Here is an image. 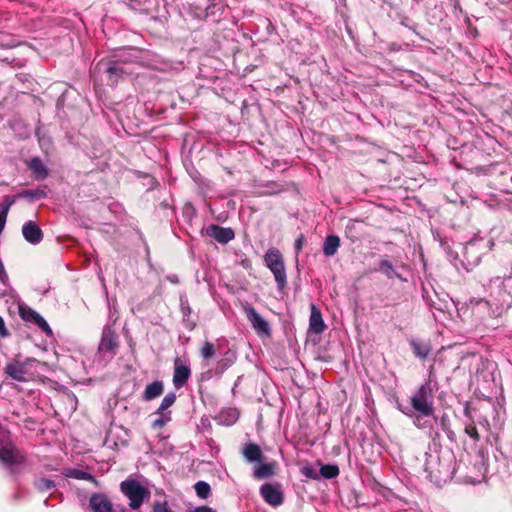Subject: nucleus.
I'll use <instances>...</instances> for the list:
<instances>
[{
    "mask_svg": "<svg viewBox=\"0 0 512 512\" xmlns=\"http://www.w3.org/2000/svg\"><path fill=\"white\" fill-rule=\"evenodd\" d=\"M241 453L248 463H258L263 460V453L260 446L253 442L246 443Z\"/></svg>",
    "mask_w": 512,
    "mask_h": 512,
    "instance_id": "obj_18",
    "label": "nucleus"
},
{
    "mask_svg": "<svg viewBox=\"0 0 512 512\" xmlns=\"http://www.w3.org/2000/svg\"><path fill=\"white\" fill-rule=\"evenodd\" d=\"M432 415H422L421 413L414 412V424L421 429L431 428L432 422L428 420L427 417H431Z\"/></svg>",
    "mask_w": 512,
    "mask_h": 512,
    "instance_id": "obj_32",
    "label": "nucleus"
},
{
    "mask_svg": "<svg viewBox=\"0 0 512 512\" xmlns=\"http://www.w3.org/2000/svg\"><path fill=\"white\" fill-rule=\"evenodd\" d=\"M465 431L473 440L479 441L480 436L475 426H468Z\"/></svg>",
    "mask_w": 512,
    "mask_h": 512,
    "instance_id": "obj_36",
    "label": "nucleus"
},
{
    "mask_svg": "<svg viewBox=\"0 0 512 512\" xmlns=\"http://www.w3.org/2000/svg\"><path fill=\"white\" fill-rule=\"evenodd\" d=\"M166 423V420L164 418H158L155 419L153 422V427H162Z\"/></svg>",
    "mask_w": 512,
    "mask_h": 512,
    "instance_id": "obj_40",
    "label": "nucleus"
},
{
    "mask_svg": "<svg viewBox=\"0 0 512 512\" xmlns=\"http://www.w3.org/2000/svg\"><path fill=\"white\" fill-rule=\"evenodd\" d=\"M378 271L386 275L388 279L401 278V275L395 270L393 264L388 260L379 262Z\"/></svg>",
    "mask_w": 512,
    "mask_h": 512,
    "instance_id": "obj_25",
    "label": "nucleus"
},
{
    "mask_svg": "<svg viewBox=\"0 0 512 512\" xmlns=\"http://www.w3.org/2000/svg\"><path fill=\"white\" fill-rule=\"evenodd\" d=\"M95 69L98 72H104L107 74L110 85H116L119 80L128 74L123 63L118 60H101L96 64Z\"/></svg>",
    "mask_w": 512,
    "mask_h": 512,
    "instance_id": "obj_5",
    "label": "nucleus"
},
{
    "mask_svg": "<svg viewBox=\"0 0 512 512\" xmlns=\"http://www.w3.org/2000/svg\"><path fill=\"white\" fill-rule=\"evenodd\" d=\"M424 458V471L427 473V477L431 481L439 483L444 476L449 474V468L441 464L440 457L438 455L425 452Z\"/></svg>",
    "mask_w": 512,
    "mask_h": 512,
    "instance_id": "obj_4",
    "label": "nucleus"
},
{
    "mask_svg": "<svg viewBox=\"0 0 512 512\" xmlns=\"http://www.w3.org/2000/svg\"><path fill=\"white\" fill-rule=\"evenodd\" d=\"M8 330L6 329L4 319L0 316V337L8 336Z\"/></svg>",
    "mask_w": 512,
    "mask_h": 512,
    "instance_id": "obj_38",
    "label": "nucleus"
},
{
    "mask_svg": "<svg viewBox=\"0 0 512 512\" xmlns=\"http://www.w3.org/2000/svg\"><path fill=\"white\" fill-rule=\"evenodd\" d=\"M118 336L111 326L106 325L102 330L101 340L98 345V352L103 356L113 358L118 350Z\"/></svg>",
    "mask_w": 512,
    "mask_h": 512,
    "instance_id": "obj_7",
    "label": "nucleus"
},
{
    "mask_svg": "<svg viewBox=\"0 0 512 512\" xmlns=\"http://www.w3.org/2000/svg\"><path fill=\"white\" fill-rule=\"evenodd\" d=\"M310 319H309V331L315 334H320L326 329V325L322 318L321 311L313 303L310 305Z\"/></svg>",
    "mask_w": 512,
    "mask_h": 512,
    "instance_id": "obj_17",
    "label": "nucleus"
},
{
    "mask_svg": "<svg viewBox=\"0 0 512 512\" xmlns=\"http://www.w3.org/2000/svg\"><path fill=\"white\" fill-rule=\"evenodd\" d=\"M2 440L0 441V460L6 465H16L24 462L23 455L8 440L5 431H1Z\"/></svg>",
    "mask_w": 512,
    "mask_h": 512,
    "instance_id": "obj_8",
    "label": "nucleus"
},
{
    "mask_svg": "<svg viewBox=\"0 0 512 512\" xmlns=\"http://www.w3.org/2000/svg\"><path fill=\"white\" fill-rule=\"evenodd\" d=\"M319 473L320 478L322 477L324 479H333L339 475L340 470L339 467L335 464H325L321 466Z\"/></svg>",
    "mask_w": 512,
    "mask_h": 512,
    "instance_id": "obj_27",
    "label": "nucleus"
},
{
    "mask_svg": "<svg viewBox=\"0 0 512 512\" xmlns=\"http://www.w3.org/2000/svg\"><path fill=\"white\" fill-rule=\"evenodd\" d=\"M303 241L304 238L302 235L295 241L294 247L297 252H299L302 249Z\"/></svg>",
    "mask_w": 512,
    "mask_h": 512,
    "instance_id": "obj_39",
    "label": "nucleus"
},
{
    "mask_svg": "<svg viewBox=\"0 0 512 512\" xmlns=\"http://www.w3.org/2000/svg\"><path fill=\"white\" fill-rule=\"evenodd\" d=\"M215 346L213 343L206 341L200 349V355L204 360H209L215 355Z\"/></svg>",
    "mask_w": 512,
    "mask_h": 512,
    "instance_id": "obj_33",
    "label": "nucleus"
},
{
    "mask_svg": "<svg viewBox=\"0 0 512 512\" xmlns=\"http://www.w3.org/2000/svg\"><path fill=\"white\" fill-rule=\"evenodd\" d=\"M121 492L129 499V506L136 510L150 496V491L134 479H128L120 484Z\"/></svg>",
    "mask_w": 512,
    "mask_h": 512,
    "instance_id": "obj_3",
    "label": "nucleus"
},
{
    "mask_svg": "<svg viewBox=\"0 0 512 512\" xmlns=\"http://www.w3.org/2000/svg\"><path fill=\"white\" fill-rule=\"evenodd\" d=\"M195 492L198 497L206 499L211 494V487L206 481H198L194 485Z\"/></svg>",
    "mask_w": 512,
    "mask_h": 512,
    "instance_id": "obj_28",
    "label": "nucleus"
},
{
    "mask_svg": "<svg viewBox=\"0 0 512 512\" xmlns=\"http://www.w3.org/2000/svg\"><path fill=\"white\" fill-rule=\"evenodd\" d=\"M276 466L277 464L274 461L258 462V465L254 467L253 476L259 480L269 478L274 475Z\"/></svg>",
    "mask_w": 512,
    "mask_h": 512,
    "instance_id": "obj_19",
    "label": "nucleus"
},
{
    "mask_svg": "<svg viewBox=\"0 0 512 512\" xmlns=\"http://www.w3.org/2000/svg\"><path fill=\"white\" fill-rule=\"evenodd\" d=\"M260 493L265 502L271 506L277 507L284 501L283 493L276 485L266 483L261 486Z\"/></svg>",
    "mask_w": 512,
    "mask_h": 512,
    "instance_id": "obj_11",
    "label": "nucleus"
},
{
    "mask_svg": "<svg viewBox=\"0 0 512 512\" xmlns=\"http://www.w3.org/2000/svg\"><path fill=\"white\" fill-rule=\"evenodd\" d=\"M24 239L32 245L39 244L43 239V232L33 221H28L22 226Z\"/></svg>",
    "mask_w": 512,
    "mask_h": 512,
    "instance_id": "obj_15",
    "label": "nucleus"
},
{
    "mask_svg": "<svg viewBox=\"0 0 512 512\" xmlns=\"http://www.w3.org/2000/svg\"><path fill=\"white\" fill-rule=\"evenodd\" d=\"M34 486L40 492H46L53 489L56 484L53 480L47 478H38L34 481Z\"/></svg>",
    "mask_w": 512,
    "mask_h": 512,
    "instance_id": "obj_30",
    "label": "nucleus"
},
{
    "mask_svg": "<svg viewBox=\"0 0 512 512\" xmlns=\"http://www.w3.org/2000/svg\"><path fill=\"white\" fill-rule=\"evenodd\" d=\"M19 314L24 321L34 323L48 336L52 335V330L47 321L34 309L26 305H20Z\"/></svg>",
    "mask_w": 512,
    "mask_h": 512,
    "instance_id": "obj_10",
    "label": "nucleus"
},
{
    "mask_svg": "<svg viewBox=\"0 0 512 512\" xmlns=\"http://www.w3.org/2000/svg\"><path fill=\"white\" fill-rule=\"evenodd\" d=\"M477 309L480 311H490L491 306L487 300L481 299L477 302Z\"/></svg>",
    "mask_w": 512,
    "mask_h": 512,
    "instance_id": "obj_37",
    "label": "nucleus"
},
{
    "mask_svg": "<svg viewBox=\"0 0 512 512\" xmlns=\"http://www.w3.org/2000/svg\"><path fill=\"white\" fill-rule=\"evenodd\" d=\"M497 315H498V314H496V313H495V311H492V312L490 313V316H491V317H496Z\"/></svg>",
    "mask_w": 512,
    "mask_h": 512,
    "instance_id": "obj_44",
    "label": "nucleus"
},
{
    "mask_svg": "<svg viewBox=\"0 0 512 512\" xmlns=\"http://www.w3.org/2000/svg\"><path fill=\"white\" fill-rule=\"evenodd\" d=\"M164 390V385L162 381H154L148 384L142 394V399L145 401H151L157 397H159Z\"/></svg>",
    "mask_w": 512,
    "mask_h": 512,
    "instance_id": "obj_20",
    "label": "nucleus"
},
{
    "mask_svg": "<svg viewBox=\"0 0 512 512\" xmlns=\"http://www.w3.org/2000/svg\"><path fill=\"white\" fill-rule=\"evenodd\" d=\"M153 512H174L170 509L167 501H156L152 507Z\"/></svg>",
    "mask_w": 512,
    "mask_h": 512,
    "instance_id": "obj_35",
    "label": "nucleus"
},
{
    "mask_svg": "<svg viewBox=\"0 0 512 512\" xmlns=\"http://www.w3.org/2000/svg\"><path fill=\"white\" fill-rule=\"evenodd\" d=\"M28 167L39 179H44L48 176V170L39 157H33L29 161Z\"/></svg>",
    "mask_w": 512,
    "mask_h": 512,
    "instance_id": "obj_23",
    "label": "nucleus"
},
{
    "mask_svg": "<svg viewBox=\"0 0 512 512\" xmlns=\"http://www.w3.org/2000/svg\"><path fill=\"white\" fill-rule=\"evenodd\" d=\"M206 234L221 244H227L235 237V233L232 228L221 227L216 224L209 225L206 228Z\"/></svg>",
    "mask_w": 512,
    "mask_h": 512,
    "instance_id": "obj_12",
    "label": "nucleus"
},
{
    "mask_svg": "<svg viewBox=\"0 0 512 512\" xmlns=\"http://www.w3.org/2000/svg\"><path fill=\"white\" fill-rule=\"evenodd\" d=\"M435 386L431 381L423 383L410 397L411 408L415 413L434 415Z\"/></svg>",
    "mask_w": 512,
    "mask_h": 512,
    "instance_id": "obj_1",
    "label": "nucleus"
},
{
    "mask_svg": "<svg viewBox=\"0 0 512 512\" xmlns=\"http://www.w3.org/2000/svg\"><path fill=\"white\" fill-rule=\"evenodd\" d=\"M7 221V216L0 214V233L3 231Z\"/></svg>",
    "mask_w": 512,
    "mask_h": 512,
    "instance_id": "obj_42",
    "label": "nucleus"
},
{
    "mask_svg": "<svg viewBox=\"0 0 512 512\" xmlns=\"http://www.w3.org/2000/svg\"><path fill=\"white\" fill-rule=\"evenodd\" d=\"M194 512H216L214 509L207 507V506H201L197 507Z\"/></svg>",
    "mask_w": 512,
    "mask_h": 512,
    "instance_id": "obj_41",
    "label": "nucleus"
},
{
    "mask_svg": "<svg viewBox=\"0 0 512 512\" xmlns=\"http://www.w3.org/2000/svg\"><path fill=\"white\" fill-rule=\"evenodd\" d=\"M301 472L307 478H310V479H313V480H319L320 479L319 471L315 467H313L312 465L304 466L302 468Z\"/></svg>",
    "mask_w": 512,
    "mask_h": 512,
    "instance_id": "obj_34",
    "label": "nucleus"
},
{
    "mask_svg": "<svg viewBox=\"0 0 512 512\" xmlns=\"http://www.w3.org/2000/svg\"><path fill=\"white\" fill-rule=\"evenodd\" d=\"M264 262L273 273L278 290L283 291L287 286V276L282 254L277 248H269L264 255Z\"/></svg>",
    "mask_w": 512,
    "mask_h": 512,
    "instance_id": "obj_2",
    "label": "nucleus"
},
{
    "mask_svg": "<svg viewBox=\"0 0 512 512\" xmlns=\"http://www.w3.org/2000/svg\"><path fill=\"white\" fill-rule=\"evenodd\" d=\"M241 379H242V376H239V377L237 378V380L235 381L234 386H233V388H232V392H233V393H235V390H236L237 386H239V384H240V382H241Z\"/></svg>",
    "mask_w": 512,
    "mask_h": 512,
    "instance_id": "obj_43",
    "label": "nucleus"
},
{
    "mask_svg": "<svg viewBox=\"0 0 512 512\" xmlns=\"http://www.w3.org/2000/svg\"><path fill=\"white\" fill-rule=\"evenodd\" d=\"M340 247V238L337 235H329L323 244V254L326 257L334 256Z\"/></svg>",
    "mask_w": 512,
    "mask_h": 512,
    "instance_id": "obj_21",
    "label": "nucleus"
},
{
    "mask_svg": "<svg viewBox=\"0 0 512 512\" xmlns=\"http://www.w3.org/2000/svg\"><path fill=\"white\" fill-rule=\"evenodd\" d=\"M19 199L18 195H6L0 205V214L8 216L11 206Z\"/></svg>",
    "mask_w": 512,
    "mask_h": 512,
    "instance_id": "obj_29",
    "label": "nucleus"
},
{
    "mask_svg": "<svg viewBox=\"0 0 512 512\" xmlns=\"http://www.w3.org/2000/svg\"><path fill=\"white\" fill-rule=\"evenodd\" d=\"M64 475L68 478L78 479V480H85L93 483L96 487L99 486V481L93 476L92 474L79 470V469H68Z\"/></svg>",
    "mask_w": 512,
    "mask_h": 512,
    "instance_id": "obj_22",
    "label": "nucleus"
},
{
    "mask_svg": "<svg viewBox=\"0 0 512 512\" xmlns=\"http://www.w3.org/2000/svg\"><path fill=\"white\" fill-rule=\"evenodd\" d=\"M237 360V352L233 349H228L224 352L222 357L217 361L214 368V375L221 377L226 370H228Z\"/></svg>",
    "mask_w": 512,
    "mask_h": 512,
    "instance_id": "obj_16",
    "label": "nucleus"
},
{
    "mask_svg": "<svg viewBox=\"0 0 512 512\" xmlns=\"http://www.w3.org/2000/svg\"><path fill=\"white\" fill-rule=\"evenodd\" d=\"M410 346L413 350L414 355L420 359H426L431 352L430 345L426 343L412 340L410 342Z\"/></svg>",
    "mask_w": 512,
    "mask_h": 512,
    "instance_id": "obj_24",
    "label": "nucleus"
},
{
    "mask_svg": "<svg viewBox=\"0 0 512 512\" xmlns=\"http://www.w3.org/2000/svg\"><path fill=\"white\" fill-rule=\"evenodd\" d=\"M34 362V359H28L23 362L15 359L11 360L6 364L4 368L5 374L13 380L25 382L32 376L30 366Z\"/></svg>",
    "mask_w": 512,
    "mask_h": 512,
    "instance_id": "obj_6",
    "label": "nucleus"
},
{
    "mask_svg": "<svg viewBox=\"0 0 512 512\" xmlns=\"http://www.w3.org/2000/svg\"><path fill=\"white\" fill-rule=\"evenodd\" d=\"M176 401L175 393L171 392L165 395L158 407L156 414H162L166 409L171 407Z\"/></svg>",
    "mask_w": 512,
    "mask_h": 512,
    "instance_id": "obj_31",
    "label": "nucleus"
},
{
    "mask_svg": "<svg viewBox=\"0 0 512 512\" xmlns=\"http://www.w3.org/2000/svg\"><path fill=\"white\" fill-rule=\"evenodd\" d=\"M191 375L189 365L183 363L179 358L174 362L173 385L175 388H182L188 381Z\"/></svg>",
    "mask_w": 512,
    "mask_h": 512,
    "instance_id": "obj_13",
    "label": "nucleus"
},
{
    "mask_svg": "<svg viewBox=\"0 0 512 512\" xmlns=\"http://www.w3.org/2000/svg\"><path fill=\"white\" fill-rule=\"evenodd\" d=\"M92 512H113V504L103 493H93L89 499Z\"/></svg>",
    "mask_w": 512,
    "mask_h": 512,
    "instance_id": "obj_14",
    "label": "nucleus"
},
{
    "mask_svg": "<svg viewBox=\"0 0 512 512\" xmlns=\"http://www.w3.org/2000/svg\"><path fill=\"white\" fill-rule=\"evenodd\" d=\"M17 195H18L19 199L28 198L31 201L44 199L47 196L46 192L39 188L22 190Z\"/></svg>",
    "mask_w": 512,
    "mask_h": 512,
    "instance_id": "obj_26",
    "label": "nucleus"
},
{
    "mask_svg": "<svg viewBox=\"0 0 512 512\" xmlns=\"http://www.w3.org/2000/svg\"><path fill=\"white\" fill-rule=\"evenodd\" d=\"M243 310L247 319L258 335H271L270 324L256 311L252 305L246 304L243 307Z\"/></svg>",
    "mask_w": 512,
    "mask_h": 512,
    "instance_id": "obj_9",
    "label": "nucleus"
}]
</instances>
